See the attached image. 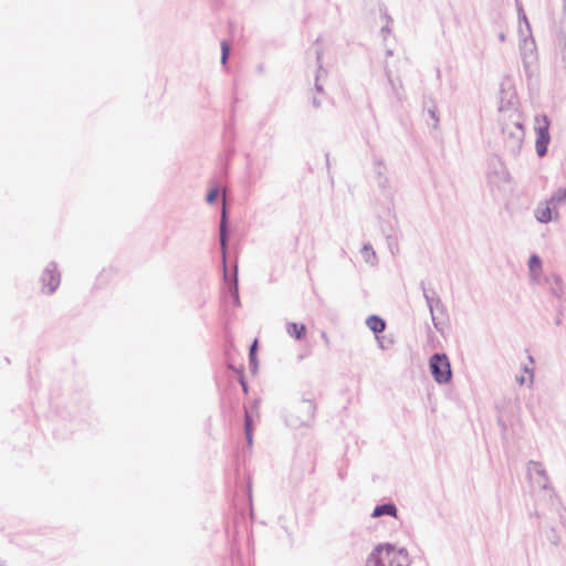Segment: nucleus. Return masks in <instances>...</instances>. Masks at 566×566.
Instances as JSON below:
<instances>
[{"instance_id":"obj_1","label":"nucleus","mask_w":566,"mask_h":566,"mask_svg":"<svg viewBox=\"0 0 566 566\" xmlns=\"http://www.w3.org/2000/svg\"><path fill=\"white\" fill-rule=\"evenodd\" d=\"M513 98H516L514 93L507 99L501 96L499 111L502 114L500 124L504 147L513 157H517L524 143L525 127L522 113L513 107Z\"/></svg>"},{"instance_id":"obj_2","label":"nucleus","mask_w":566,"mask_h":566,"mask_svg":"<svg viewBox=\"0 0 566 566\" xmlns=\"http://www.w3.org/2000/svg\"><path fill=\"white\" fill-rule=\"evenodd\" d=\"M228 237V213L226 207H223L219 229V242L221 249L223 280L227 284V292H224L222 295V303H224L227 298L230 297L232 300L233 306L239 307L241 305V301L239 294L238 265H234L233 275L230 276L227 263Z\"/></svg>"},{"instance_id":"obj_3","label":"nucleus","mask_w":566,"mask_h":566,"mask_svg":"<svg viewBox=\"0 0 566 566\" xmlns=\"http://www.w3.org/2000/svg\"><path fill=\"white\" fill-rule=\"evenodd\" d=\"M367 566H410L408 551L390 543L378 544L367 558Z\"/></svg>"},{"instance_id":"obj_4","label":"nucleus","mask_w":566,"mask_h":566,"mask_svg":"<svg viewBox=\"0 0 566 566\" xmlns=\"http://www.w3.org/2000/svg\"><path fill=\"white\" fill-rule=\"evenodd\" d=\"M316 403L312 399L303 398L295 402L285 416V423L290 428L311 427L315 413Z\"/></svg>"},{"instance_id":"obj_5","label":"nucleus","mask_w":566,"mask_h":566,"mask_svg":"<svg viewBox=\"0 0 566 566\" xmlns=\"http://www.w3.org/2000/svg\"><path fill=\"white\" fill-rule=\"evenodd\" d=\"M429 370L439 385H447L452 379L451 363L447 354L434 353L429 359Z\"/></svg>"},{"instance_id":"obj_6","label":"nucleus","mask_w":566,"mask_h":566,"mask_svg":"<svg viewBox=\"0 0 566 566\" xmlns=\"http://www.w3.org/2000/svg\"><path fill=\"white\" fill-rule=\"evenodd\" d=\"M549 125L551 120L547 115L541 114L535 116V148L537 156L541 158L546 156L548 151V145L551 142Z\"/></svg>"},{"instance_id":"obj_7","label":"nucleus","mask_w":566,"mask_h":566,"mask_svg":"<svg viewBox=\"0 0 566 566\" xmlns=\"http://www.w3.org/2000/svg\"><path fill=\"white\" fill-rule=\"evenodd\" d=\"M40 281L42 286L48 289V294H53L61 283V274L57 270V264L54 261L48 263L43 270Z\"/></svg>"},{"instance_id":"obj_8","label":"nucleus","mask_w":566,"mask_h":566,"mask_svg":"<svg viewBox=\"0 0 566 566\" xmlns=\"http://www.w3.org/2000/svg\"><path fill=\"white\" fill-rule=\"evenodd\" d=\"M423 116L429 126L438 128L440 117L438 106L432 97H423Z\"/></svg>"},{"instance_id":"obj_9","label":"nucleus","mask_w":566,"mask_h":566,"mask_svg":"<svg viewBox=\"0 0 566 566\" xmlns=\"http://www.w3.org/2000/svg\"><path fill=\"white\" fill-rule=\"evenodd\" d=\"M420 289L422 290L423 297H424L428 308L430 311L432 322H433L434 326L437 327V322H436V316H434V306L437 308L444 310V305L441 302L440 297L436 295V292L433 290L430 292L427 290L426 283L423 281L420 282Z\"/></svg>"},{"instance_id":"obj_10","label":"nucleus","mask_w":566,"mask_h":566,"mask_svg":"<svg viewBox=\"0 0 566 566\" xmlns=\"http://www.w3.org/2000/svg\"><path fill=\"white\" fill-rule=\"evenodd\" d=\"M389 230H386L384 226L380 227L382 234L386 238L388 249L391 254L395 255L399 251L398 240H399V231L395 224H389Z\"/></svg>"},{"instance_id":"obj_11","label":"nucleus","mask_w":566,"mask_h":566,"mask_svg":"<svg viewBox=\"0 0 566 566\" xmlns=\"http://www.w3.org/2000/svg\"><path fill=\"white\" fill-rule=\"evenodd\" d=\"M385 515L391 516V517H397L398 509L394 502L389 501L386 503L377 504L370 514V516L374 518L385 516Z\"/></svg>"},{"instance_id":"obj_12","label":"nucleus","mask_w":566,"mask_h":566,"mask_svg":"<svg viewBox=\"0 0 566 566\" xmlns=\"http://www.w3.org/2000/svg\"><path fill=\"white\" fill-rule=\"evenodd\" d=\"M536 45L533 38L531 40L524 39L523 46L521 48L524 66L527 67L536 60Z\"/></svg>"},{"instance_id":"obj_13","label":"nucleus","mask_w":566,"mask_h":566,"mask_svg":"<svg viewBox=\"0 0 566 566\" xmlns=\"http://www.w3.org/2000/svg\"><path fill=\"white\" fill-rule=\"evenodd\" d=\"M545 284L549 286L551 293L557 298H562L564 290H563V280L560 275L556 273H551L545 276Z\"/></svg>"},{"instance_id":"obj_14","label":"nucleus","mask_w":566,"mask_h":566,"mask_svg":"<svg viewBox=\"0 0 566 566\" xmlns=\"http://www.w3.org/2000/svg\"><path fill=\"white\" fill-rule=\"evenodd\" d=\"M366 325L376 336L382 333L387 326L386 321L376 314H371L367 317Z\"/></svg>"},{"instance_id":"obj_15","label":"nucleus","mask_w":566,"mask_h":566,"mask_svg":"<svg viewBox=\"0 0 566 566\" xmlns=\"http://www.w3.org/2000/svg\"><path fill=\"white\" fill-rule=\"evenodd\" d=\"M286 333L297 340H302L306 336V326L302 323L290 322L286 324Z\"/></svg>"},{"instance_id":"obj_16","label":"nucleus","mask_w":566,"mask_h":566,"mask_svg":"<svg viewBox=\"0 0 566 566\" xmlns=\"http://www.w3.org/2000/svg\"><path fill=\"white\" fill-rule=\"evenodd\" d=\"M553 209L554 207L552 205H548L547 202L544 208L538 207L535 212L537 221H539L541 223L551 222L553 220Z\"/></svg>"},{"instance_id":"obj_17","label":"nucleus","mask_w":566,"mask_h":566,"mask_svg":"<svg viewBox=\"0 0 566 566\" xmlns=\"http://www.w3.org/2000/svg\"><path fill=\"white\" fill-rule=\"evenodd\" d=\"M315 55H316V60H317V70H316V74H315V90H316V92L322 93L323 85L321 83V73H326V70L323 67L322 62H321L322 55H323L322 51L316 50Z\"/></svg>"},{"instance_id":"obj_18","label":"nucleus","mask_w":566,"mask_h":566,"mask_svg":"<svg viewBox=\"0 0 566 566\" xmlns=\"http://www.w3.org/2000/svg\"><path fill=\"white\" fill-rule=\"evenodd\" d=\"M563 14L564 18L562 19V30L558 35V43L562 46V52L566 53V0H563Z\"/></svg>"},{"instance_id":"obj_19","label":"nucleus","mask_w":566,"mask_h":566,"mask_svg":"<svg viewBox=\"0 0 566 566\" xmlns=\"http://www.w3.org/2000/svg\"><path fill=\"white\" fill-rule=\"evenodd\" d=\"M361 256L367 263L375 264L377 255L370 243H365L360 250Z\"/></svg>"},{"instance_id":"obj_20","label":"nucleus","mask_w":566,"mask_h":566,"mask_svg":"<svg viewBox=\"0 0 566 566\" xmlns=\"http://www.w3.org/2000/svg\"><path fill=\"white\" fill-rule=\"evenodd\" d=\"M562 202H566V188H558L547 200V203L552 205L554 208L556 203Z\"/></svg>"},{"instance_id":"obj_21","label":"nucleus","mask_w":566,"mask_h":566,"mask_svg":"<svg viewBox=\"0 0 566 566\" xmlns=\"http://www.w3.org/2000/svg\"><path fill=\"white\" fill-rule=\"evenodd\" d=\"M515 4H516V9H517L518 22H520V23L524 22V23H525L526 29H527L528 31H531V24H530V22H528V19H527V17H526L525 12H524V9H523L522 3H521L518 0H516V3H515Z\"/></svg>"},{"instance_id":"obj_22","label":"nucleus","mask_w":566,"mask_h":566,"mask_svg":"<svg viewBox=\"0 0 566 566\" xmlns=\"http://www.w3.org/2000/svg\"><path fill=\"white\" fill-rule=\"evenodd\" d=\"M229 56H230V44L228 43V41L223 40V41H221V60H220V62L223 66L227 65Z\"/></svg>"},{"instance_id":"obj_23","label":"nucleus","mask_w":566,"mask_h":566,"mask_svg":"<svg viewBox=\"0 0 566 566\" xmlns=\"http://www.w3.org/2000/svg\"><path fill=\"white\" fill-rule=\"evenodd\" d=\"M528 269L530 272H534V270L542 271V259L537 254H532L530 256Z\"/></svg>"},{"instance_id":"obj_24","label":"nucleus","mask_w":566,"mask_h":566,"mask_svg":"<svg viewBox=\"0 0 566 566\" xmlns=\"http://www.w3.org/2000/svg\"><path fill=\"white\" fill-rule=\"evenodd\" d=\"M253 433V419L248 410L244 412V434Z\"/></svg>"},{"instance_id":"obj_25","label":"nucleus","mask_w":566,"mask_h":566,"mask_svg":"<svg viewBox=\"0 0 566 566\" xmlns=\"http://www.w3.org/2000/svg\"><path fill=\"white\" fill-rule=\"evenodd\" d=\"M219 196V187L218 186H214L213 188H211L207 196H206V201L210 205L214 203L217 201V198Z\"/></svg>"},{"instance_id":"obj_26","label":"nucleus","mask_w":566,"mask_h":566,"mask_svg":"<svg viewBox=\"0 0 566 566\" xmlns=\"http://www.w3.org/2000/svg\"><path fill=\"white\" fill-rule=\"evenodd\" d=\"M237 371L239 374V379L238 380H239V382H240V385L242 387V390H243L244 394H248L249 385H248V381L245 380L243 368H240Z\"/></svg>"},{"instance_id":"obj_27","label":"nucleus","mask_w":566,"mask_h":566,"mask_svg":"<svg viewBox=\"0 0 566 566\" xmlns=\"http://www.w3.org/2000/svg\"><path fill=\"white\" fill-rule=\"evenodd\" d=\"M546 536L551 544L555 546L559 544V535L555 528H551Z\"/></svg>"},{"instance_id":"obj_28","label":"nucleus","mask_w":566,"mask_h":566,"mask_svg":"<svg viewBox=\"0 0 566 566\" xmlns=\"http://www.w3.org/2000/svg\"><path fill=\"white\" fill-rule=\"evenodd\" d=\"M249 366L252 373H255L258 369V355L249 356Z\"/></svg>"},{"instance_id":"obj_29","label":"nucleus","mask_w":566,"mask_h":566,"mask_svg":"<svg viewBox=\"0 0 566 566\" xmlns=\"http://www.w3.org/2000/svg\"><path fill=\"white\" fill-rule=\"evenodd\" d=\"M258 347H259V342L258 339H254L252 342V344L250 345L249 347V356H254V355H258Z\"/></svg>"},{"instance_id":"obj_30","label":"nucleus","mask_w":566,"mask_h":566,"mask_svg":"<svg viewBox=\"0 0 566 566\" xmlns=\"http://www.w3.org/2000/svg\"><path fill=\"white\" fill-rule=\"evenodd\" d=\"M531 281L534 283H539L541 279V271L534 270V272H530Z\"/></svg>"},{"instance_id":"obj_31","label":"nucleus","mask_w":566,"mask_h":566,"mask_svg":"<svg viewBox=\"0 0 566 566\" xmlns=\"http://www.w3.org/2000/svg\"><path fill=\"white\" fill-rule=\"evenodd\" d=\"M530 464L534 465L535 471H536L537 474L545 475V470L542 468L541 463L531 461Z\"/></svg>"},{"instance_id":"obj_32","label":"nucleus","mask_w":566,"mask_h":566,"mask_svg":"<svg viewBox=\"0 0 566 566\" xmlns=\"http://www.w3.org/2000/svg\"><path fill=\"white\" fill-rule=\"evenodd\" d=\"M500 164H501V167H502L503 180L509 181L510 180V172L506 170V168L503 166L502 163H500Z\"/></svg>"},{"instance_id":"obj_33","label":"nucleus","mask_w":566,"mask_h":566,"mask_svg":"<svg viewBox=\"0 0 566 566\" xmlns=\"http://www.w3.org/2000/svg\"><path fill=\"white\" fill-rule=\"evenodd\" d=\"M524 371L530 375L531 382H533L534 369L525 366Z\"/></svg>"},{"instance_id":"obj_34","label":"nucleus","mask_w":566,"mask_h":566,"mask_svg":"<svg viewBox=\"0 0 566 566\" xmlns=\"http://www.w3.org/2000/svg\"><path fill=\"white\" fill-rule=\"evenodd\" d=\"M245 440H247V444H248V447H252V443H253V433L245 434Z\"/></svg>"},{"instance_id":"obj_35","label":"nucleus","mask_w":566,"mask_h":566,"mask_svg":"<svg viewBox=\"0 0 566 566\" xmlns=\"http://www.w3.org/2000/svg\"><path fill=\"white\" fill-rule=\"evenodd\" d=\"M312 104L315 108H318L321 106V101L317 97H313Z\"/></svg>"},{"instance_id":"obj_36","label":"nucleus","mask_w":566,"mask_h":566,"mask_svg":"<svg viewBox=\"0 0 566 566\" xmlns=\"http://www.w3.org/2000/svg\"><path fill=\"white\" fill-rule=\"evenodd\" d=\"M325 158H326V167L329 170V167H331V164H329V153L325 154Z\"/></svg>"},{"instance_id":"obj_37","label":"nucleus","mask_w":566,"mask_h":566,"mask_svg":"<svg viewBox=\"0 0 566 566\" xmlns=\"http://www.w3.org/2000/svg\"><path fill=\"white\" fill-rule=\"evenodd\" d=\"M555 324L556 325H560L562 324V313H559L558 316L556 317Z\"/></svg>"},{"instance_id":"obj_38","label":"nucleus","mask_w":566,"mask_h":566,"mask_svg":"<svg viewBox=\"0 0 566 566\" xmlns=\"http://www.w3.org/2000/svg\"><path fill=\"white\" fill-rule=\"evenodd\" d=\"M497 423H499V426H501L503 431L506 430V424L501 419H499Z\"/></svg>"},{"instance_id":"obj_39","label":"nucleus","mask_w":566,"mask_h":566,"mask_svg":"<svg viewBox=\"0 0 566 566\" xmlns=\"http://www.w3.org/2000/svg\"><path fill=\"white\" fill-rule=\"evenodd\" d=\"M389 224H392V223H391L390 221H388V222H382V223L380 224V227H381V226H384L386 230H389V229H390V228H389Z\"/></svg>"},{"instance_id":"obj_40","label":"nucleus","mask_w":566,"mask_h":566,"mask_svg":"<svg viewBox=\"0 0 566 566\" xmlns=\"http://www.w3.org/2000/svg\"><path fill=\"white\" fill-rule=\"evenodd\" d=\"M499 40H500L501 42H504V41H505V34H504L503 32H501V33L499 34Z\"/></svg>"},{"instance_id":"obj_41","label":"nucleus","mask_w":566,"mask_h":566,"mask_svg":"<svg viewBox=\"0 0 566 566\" xmlns=\"http://www.w3.org/2000/svg\"><path fill=\"white\" fill-rule=\"evenodd\" d=\"M381 32L385 33V32H390V29L388 25H385L381 28Z\"/></svg>"},{"instance_id":"obj_42","label":"nucleus","mask_w":566,"mask_h":566,"mask_svg":"<svg viewBox=\"0 0 566 566\" xmlns=\"http://www.w3.org/2000/svg\"><path fill=\"white\" fill-rule=\"evenodd\" d=\"M327 76V72L326 73H321V82Z\"/></svg>"},{"instance_id":"obj_43","label":"nucleus","mask_w":566,"mask_h":566,"mask_svg":"<svg viewBox=\"0 0 566 566\" xmlns=\"http://www.w3.org/2000/svg\"><path fill=\"white\" fill-rule=\"evenodd\" d=\"M516 380H517L520 384H523V382H524V377H523V376H522V377H520V378L517 377V378H516Z\"/></svg>"},{"instance_id":"obj_44","label":"nucleus","mask_w":566,"mask_h":566,"mask_svg":"<svg viewBox=\"0 0 566 566\" xmlns=\"http://www.w3.org/2000/svg\"><path fill=\"white\" fill-rule=\"evenodd\" d=\"M256 69H258L259 72H262L263 71V64H259Z\"/></svg>"},{"instance_id":"obj_45","label":"nucleus","mask_w":566,"mask_h":566,"mask_svg":"<svg viewBox=\"0 0 566 566\" xmlns=\"http://www.w3.org/2000/svg\"><path fill=\"white\" fill-rule=\"evenodd\" d=\"M533 515H535V516H537V517H538V512H537V511H535V512H533V513H530V516H533Z\"/></svg>"},{"instance_id":"obj_46","label":"nucleus","mask_w":566,"mask_h":566,"mask_svg":"<svg viewBox=\"0 0 566 566\" xmlns=\"http://www.w3.org/2000/svg\"><path fill=\"white\" fill-rule=\"evenodd\" d=\"M322 337H323V339H325V340L327 342L326 333H323V334H322Z\"/></svg>"},{"instance_id":"obj_47","label":"nucleus","mask_w":566,"mask_h":566,"mask_svg":"<svg viewBox=\"0 0 566 566\" xmlns=\"http://www.w3.org/2000/svg\"><path fill=\"white\" fill-rule=\"evenodd\" d=\"M528 359H530L531 364L534 363V359H533V357L531 355H528Z\"/></svg>"},{"instance_id":"obj_48","label":"nucleus","mask_w":566,"mask_h":566,"mask_svg":"<svg viewBox=\"0 0 566 566\" xmlns=\"http://www.w3.org/2000/svg\"><path fill=\"white\" fill-rule=\"evenodd\" d=\"M385 17L388 21H391V18L387 13H385Z\"/></svg>"}]
</instances>
